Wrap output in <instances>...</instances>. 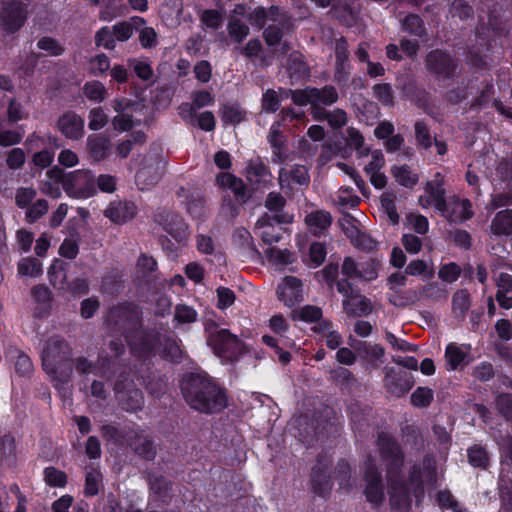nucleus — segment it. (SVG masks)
I'll return each mask as SVG.
<instances>
[{
    "instance_id": "nucleus-37",
    "label": "nucleus",
    "mask_w": 512,
    "mask_h": 512,
    "mask_svg": "<svg viewBox=\"0 0 512 512\" xmlns=\"http://www.w3.org/2000/svg\"><path fill=\"white\" fill-rule=\"evenodd\" d=\"M87 146L94 159L103 160L107 156L110 143L109 139L103 134H92L87 139Z\"/></svg>"
},
{
    "instance_id": "nucleus-19",
    "label": "nucleus",
    "mask_w": 512,
    "mask_h": 512,
    "mask_svg": "<svg viewBox=\"0 0 512 512\" xmlns=\"http://www.w3.org/2000/svg\"><path fill=\"white\" fill-rule=\"evenodd\" d=\"M84 125V119L72 110L64 112L57 120L59 132L70 140H79L84 136Z\"/></svg>"
},
{
    "instance_id": "nucleus-57",
    "label": "nucleus",
    "mask_w": 512,
    "mask_h": 512,
    "mask_svg": "<svg viewBox=\"0 0 512 512\" xmlns=\"http://www.w3.org/2000/svg\"><path fill=\"white\" fill-rule=\"evenodd\" d=\"M197 311L188 305L178 304L175 307L174 320L179 324H190L197 320Z\"/></svg>"
},
{
    "instance_id": "nucleus-60",
    "label": "nucleus",
    "mask_w": 512,
    "mask_h": 512,
    "mask_svg": "<svg viewBox=\"0 0 512 512\" xmlns=\"http://www.w3.org/2000/svg\"><path fill=\"white\" fill-rule=\"evenodd\" d=\"M40 50L48 52L50 56H61L65 52V48L55 39L49 36L40 38L37 42Z\"/></svg>"
},
{
    "instance_id": "nucleus-39",
    "label": "nucleus",
    "mask_w": 512,
    "mask_h": 512,
    "mask_svg": "<svg viewBox=\"0 0 512 512\" xmlns=\"http://www.w3.org/2000/svg\"><path fill=\"white\" fill-rule=\"evenodd\" d=\"M219 113L221 121L225 125H237L246 119V112L238 103L224 104Z\"/></svg>"
},
{
    "instance_id": "nucleus-22",
    "label": "nucleus",
    "mask_w": 512,
    "mask_h": 512,
    "mask_svg": "<svg viewBox=\"0 0 512 512\" xmlns=\"http://www.w3.org/2000/svg\"><path fill=\"white\" fill-rule=\"evenodd\" d=\"M182 341L174 333L164 334L159 349L160 357L174 364H180L185 357V351L181 348Z\"/></svg>"
},
{
    "instance_id": "nucleus-15",
    "label": "nucleus",
    "mask_w": 512,
    "mask_h": 512,
    "mask_svg": "<svg viewBox=\"0 0 512 512\" xmlns=\"http://www.w3.org/2000/svg\"><path fill=\"white\" fill-rule=\"evenodd\" d=\"M384 373V387L392 396H404L415 384L413 375L404 369L386 366Z\"/></svg>"
},
{
    "instance_id": "nucleus-17",
    "label": "nucleus",
    "mask_w": 512,
    "mask_h": 512,
    "mask_svg": "<svg viewBox=\"0 0 512 512\" xmlns=\"http://www.w3.org/2000/svg\"><path fill=\"white\" fill-rule=\"evenodd\" d=\"M276 293L281 302L288 307H293L303 300L302 281L295 276H286L279 283Z\"/></svg>"
},
{
    "instance_id": "nucleus-11",
    "label": "nucleus",
    "mask_w": 512,
    "mask_h": 512,
    "mask_svg": "<svg viewBox=\"0 0 512 512\" xmlns=\"http://www.w3.org/2000/svg\"><path fill=\"white\" fill-rule=\"evenodd\" d=\"M66 187V194L76 199H87L97 192L94 175L86 170L69 172Z\"/></svg>"
},
{
    "instance_id": "nucleus-21",
    "label": "nucleus",
    "mask_w": 512,
    "mask_h": 512,
    "mask_svg": "<svg viewBox=\"0 0 512 512\" xmlns=\"http://www.w3.org/2000/svg\"><path fill=\"white\" fill-rule=\"evenodd\" d=\"M405 95L409 98L417 108L423 110L430 117L437 119L439 113L435 107L431 94L421 86L416 84H408L404 88Z\"/></svg>"
},
{
    "instance_id": "nucleus-2",
    "label": "nucleus",
    "mask_w": 512,
    "mask_h": 512,
    "mask_svg": "<svg viewBox=\"0 0 512 512\" xmlns=\"http://www.w3.org/2000/svg\"><path fill=\"white\" fill-rule=\"evenodd\" d=\"M43 370L51 377L58 390L72 378V347L60 335L49 337L41 353Z\"/></svg>"
},
{
    "instance_id": "nucleus-55",
    "label": "nucleus",
    "mask_w": 512,
    "mask_h": 512,
    "mask_svg": "<svg viewBox=\"0 0 512 512\" xmlns=\"http://www.w3.org/2000/svg\"><path fill=\"white\" fill-rule=\"evenodd\" d=\"M496 409L506 421L512 423V393H500L495 399Z\"/></svg>"
},
{
    "instance_id": "nucleus-1",
    "label": "nucleus",
    "mask_w": 512,
    "mask_h": 512,
    "mask_svg": "<svg viewBox=\"0 0 512 512\" xmlns=\"http://www.w3.org/2000/svg\"><path fill=\"white\" fill-rule=\"evenodd\" d=\"M180 389L186 403L197 412L211 415L228 406L227 389L203 369L185 372Z\"/></svg>"
},
{
    "instance_id": "nucleus-41",
    "label": "nucleus",
    "mask_w": 512,
    "mask_h": 512,
    "mask_svg": "<svg viewBox=\"0 0 512 512\" xmlns=\"http://www.w3.org/2000/svg\"><path fill=\"white\" fill-rule=\"evenodd\" d=\"M293 320H300L305 323H315L323 317V311L315 305H305L299 309H295L291 313Z\"/></svg>"
},
{
    "instance_id": "nucleus-32",
    "label": "nucleus",
    "mask_w": 512,
    "mask_h": 512,
    "mask_svg": "<svg viewBox=\"0 0 512 512\" xmlns=\"http://www.w3.org/2000/svg\"><path fill=\"white\" fill-rule=\"evenodd\" d=\"M425 193L429 195L432 205L435 209L443 214L448 212V205L446 201V191L443 188V181L434 183L427 181L424 186Z\"/></svg>"
},
{
    "instance_id": "nucleus-45",
    "label": "nucleus",
    "mask_w": 512,
    "mask_h": 512,
    "mask_svg": "<svg viewBox=\"0 0 512 512\" xmlns=\"http://www.w3.org/2000/svg\"><path fill=\"white\" fill-rule=\"evenodd\" d=\"M403 480L408 482V486L410 487V489L413 490V494L415 497L423 495V475L421 466L419 464H413L408 471L407 479Z\"/></svg>"
},
{
    "instance_id": "nucleus-12",
    "label": "nucleus",
    "mask_w": 512,
    "mask_h": 512,
    "mask_svg": "<svg viewBox=\"0 0 512 512\" xmlns=\"http://www.w3.org/2000/svg\"><path fill=\"white\" fill-rule=\"evenodd\" d=\"M154 220L177 243L185 244L190 233L189 227L181 215L176 212L163 209L155 214Z\"/></svg>"
},
{
    "instance_id": "nucleus-30",
    "label": "nucleus",
    "mask_w": 512,
    "mask_h": 512,
    "mask_svg": "<svg viewBox=\"0 0 512 512\" xmlns=\"http://www.w3.org/2000/svg\"><path fill=\"white\" fill-rule=\"evenodd\" d=\"M372 409L356 402L348 407V415L353 425V429L357 432H364L370 426Z\"/></svg>"
},
{
    "instance_id": "nucleus-62",
    "label": "nucleus",
    "mask_w": 512,
    "mask_h": 512,
    "mask_svg": "<svg viewBox=\"0 0 512 512\" xmlns=\"http://www.w3.org/2000/svg\"><path fill=\"white\" fill-rule=\"evenodd\" d=\"M48 277L51 285L54 287H56L58 284H63L67 278L64 262L55 259L48 269Z\"/></svg>"
},
{
    "instance_id": "nucleus-5",
    "label": "nucleus",
    "mask_w": 512,
    "mask_h": 512,
    "mask_svg": "<svg viewBox=\"0 0 512 512\" xmlns=\"http://www.w3.org/2000/svg\"><path fill=\"white\" fill-rule=\"evenodd\" d=\"M381 460L390 477H399L405 463V453L397 439L387 432H379L376 439Z\"/></svg>"
},
{
    "instance_id": "nucleus-23",
    "label": "nucleus",
    "mask_w": 512,
    "mask_h": 512,
    "mask_svg": "<svg viewBox=\"0 0 512 512\" xmlns=\"http://www.w3.org/2000/svg\"><path fill=\"white\" fill-rule=\"evenodd\" d=\"M331 13L341 25L348 28L354 27L359 19V9L355 6L354 0H335Z\"/></svg>"
},
{
    "instance_id": "nucleus-61",
    "label": "nucleus",
    "mask_w": 512,
    "mask_h": 512,
    "mask_svg": "<svg viewBox=\"0 0 512 512\" xmlns=\"http://www.w3.org/2000/svg\"><path fill=\"white\" fill-rule=\"evenodd\" d=\"M281 100L277 92L273 89H267L261 99L262 110L266 113H275L279 110Z\"/></svg>"
},
{
    "instance_id": "nucleus-25",
    "label": "nucleus",
    "mask_w": 512,
    "mask_h": 512,
    "mask_svg": "<svg viewBox=\"0 0 512 512\" xmlns=\"http://www.w3.org/2000/svg\"><path fill=\"white\" fill-rule=\"evenodd\" d=\"M138 213V207L133 201L113 202L105 211V216L117 224L132 220Z\"/></svg>"
},
{
    "instance_id": "nucleus-43",
    "label": "nucleus",
    "mask_w": 512,
    "mask_h": 512,
    "mask_svg": "<svg viewBox=\"0 0 512 512\" xmlns=\"http://www.w3.org/2000/svg\"><path fill=\"white\" fill-rule=\"evenodd\" d=\"M488 25L491 31L498 37H508L512 30L511 20L503 18L500 15L489 14Z\"/></svg>"
},
{
    "instance_id": "nucleus-28",
    "label": "nucleus",
    "mask_w": 512,
    "mask_h": 512,
    "mask_svg": "<svg viewBox=\"0 0 512 512\" xmlns=\"http://www.w3.org/2000/svg\"><path fill=\"white\" fill-rule=\"evenodd\" d=\"M312 97L314 117L319 115L323 110L319 104L323 106H331L336 103L339 98L336 88L332 85H325L322 88L313 87Z\"/></svg>"
},
{
    "instance_id": "nucleus-9",
    "label": "nucleus",
    "mask_w": 512,
    "mask_h": 512,
    "mask_svg": "<svg viewBox=\"0 0 512 512\" xmlns=\"http://www.w3.org/2000/svg\"><path fill=\"white\" fill-rule=\"evenodd\" d=\"M363 479L366 483L364 488L366 501L374 508L380 507L385 501V486L382 472L371 458L365 462Z\"/></svg>"
},
{
    "instance_id": "nucleus-52",
    "label": "nucleus",
    "mask_w": 512,
    "mask_h": 512,
    "mask_svg": "<svg viewBox=\"0 0 512 512\" xmlns=\"http://www.w3.org/2000/svg\"><path fill=\"white\" fill-rule=\"evenodd\" d=\"M49 209V204L45 199H38L27 208L25 213V220L29 224H33L43 217Z\"/></svg>"
},
{
    "instance_id": "nucleus-14",
    "label": "nucleus",
    "mask_w": 512,
    "mask_h": 512,
    "mask_svg": "<svg viewBox=\"0 0 512 512\" xmlns=\"http://www.w3.org/2000/svg\"><path fill=\"white\" fill-rule=\"evenodd\" d=\"M331 467L332 460L325 455H318L316 464L312 467V491L320 497H327L332 490Z\"/></svg>"
},
{
    "instance_id": "nucleus-50",
    "label": "nucleus",
    "mask_w": 512,
    "mask_h": 512,
    "mask_svg": "<svg viewBox=\"0 0 512 512\" xmlns=\"http://www.w3.org/2000/svg\"><path fill=\"white\" fill-rule=\"evenodd\" d=\"M96 47H103L107 50H114L116 47V39L111 27L103 26L95 33Z\"/></svg>"
},
{
    "instance_id": "nucleus-29",
    "label": "nucleus",
    "mask_w": 512,
    "mask_h": 512,
    "mask_svg": "<svg viewBox=\"0 0 512 512\" xmlns=\"http://www.w3.org/2000/svg\"><path fill=\"white\" fill-rule=\"evenodd\" d=\"M149 486L157 500L168 504L173 497V483L163 475L151 476Z\"/></svg>"
},
{
    "instance_id": "nucleus-63",
    "label": "nucleus",
    "mask_w": 512,
    "mask_h": 512,
    "mask_svg": "<svg viewBox=\"0 0 512 512\" xmlns=\"http://www.w3.org/2000/svg\"><path fill=\"white\" fill-rule=\"evenodd\" d=\"M350 237L354 246L361 251L370 252L376 249V241L366 232L356 229L355 237Z\"/></svg>"
},
{
    "instance_id": "nucleus-24",
    "label": "nucleus",
    "mask_w": 512,
    "mask_h": 512,
    "mask_svg": "<svg viewBox=\"0 0 512 512\" xmlns=\"http://www.w3.org/2000/svg\"><path fill=\"white\" fill-rule=\"evenodd\" d=\"M4 357L7 362L14 364L15 373L20 377H27L33 371L31 358L16 345H6Z\"/></svg>"
},
{
    "instance_id": "nucleus-48",
    "label": "nucleus",
    "mask_w": 512,
    "mask_h": 512,
    "mask_svg": "<svg viewBox=\"0 0 512 512\" xmlns=\"http://www.w3.org/2000/svg\"><path fill=\"white\" fill-rule=\"evenodd\" d=\"M227 29L231 39L238 44L242 43L250 33L249 27L237 18L229 20Z\"/></svg>"
},
{
    "instance_id": "nucleus-31",
    "label": "nucleus",
    "mask_w": 512,
    "mask_h": 512,
    "mask_svg": "<svg viewBox=\"0 0 512 512\" xmlns=\"http://www.w3.org/2000/svg\"><path fill=\"white\" fill-rule=\"evenodd\" d=\"M305 223L313 235H320L332 224V216L328 211L316 210L306 215Z\"/></svg>"
},
{
    "instance_id": "nucleus-18",
    "label": "nucleus",
    "mask_w": 512,
    "mask_h": 512,
    "mask_svg": "<svg viewBox=\"0 0 512 512\" xmlns=\"http://www.w3.org/2000/svg\"><path fill=\"white\" fill-rule=\"evenodd\" d=\"M413 490L408 482L399 477H391L390 503L391 507L398 512H409L412 505Z\"/></svg>"
},
{
    "instance_id": "nucleus-38",
    "label": "nucleus",
    "mask_w": 512,
    "mask_h": 512,
    "mask_svg": "<svg viewBox=\"0 0 512 512\" xmlns=\"http://www.w3.org/2000/svg\"><path fill=\"white\" fill-rule=\"evenodd\" d=\"M131 447L133 448L135 454L144 460L152 461L156 456L154 442L142 435H135L133 441L131 442Z\"/></svg>"
},
{
    "instance_id": "nucleus-4",
    "label": "nucleus",
    "mask_w": 512,
    "mask_h": 512,
    "mask_svg": "<svg viewBox=\"0 0 512 512\" xmlns=\"http://www.w3.org/2000/svg\"><path fill=\"white\" fill-rule=\"evenodd\" d=\"M107 322L127 339L140 328L143 322L142 310L134 302L118 303L109 310Z\"/></svg>"
},
{
    "instance_id": "nucleus-42",
    "label": "nucleus",
    "mask_w": 512,
    "mask_h": 512,
    "mask_svg": "<svg viewBox=\"0 0 512 512\" xmlns=\"http://www.w3.org/2000/svg\"><path fill=\"white\" fill-rule=\"evenodd\" d=\"M43 479L46 485L51 488H64L68 483L67 474L54 466L44 468Z\"/></svg>"
},
{
    "instance_id": "nucleus-3",
    "label": "nucleus",
    "mask_w": 512,
    "mask_h": 512,
    "mask_svg": "<svg viewBox=\"0 0 512 512\" xmlns=\"http://www.w3.org/2000/svg\"><path fill=\"white\" fill-rule=\"evenodd\" d=\"M207 345L213 353L226 363H236L248 352L247 345L229 329L219 328L213 321L204 324Z\"/></svg>"
},
{
    "instance_id": "nucleus-27",
    "label": "nucleus",
    "mask_w": 512,
    "mask_h": 512,
    "mask_svg": "<svg viewBox=\"0 0 512 512\" xmlns=\"http://www.w3.org/2000/svg\"><path fill=\"white\" fill-rule=\"evenodd\" d=\"M286 71L291 83H299L310 77V68L299 52H292L287 58Z\"/></svg>"
},
{
    "instance_id": "nucleus-49",
    "label": "nucleus",
    "mask_w": 512,
    "mask_h": 512,
    "mask_svg": "<svg viewBox=\"0 0 512 512\" xmlns=\"http://www.w3.org/2000/svg\"><path fill=\"white\" fill-rule=\"evenodd\" d=\"M467 354L456 343H449L445 349V358L450 370H456L464 362Z\"/></svg>"
},
{
    "instance_id": "nucleus-46",
    "label": "nucleus",
    "mask_w": 512,
    "mask_h": 512,
    "mask_svg": "<svg viewBox=\"0 0 512 512\" xmlns=\"http://www.w3.org/2000/svg\"><path fill=\"white\" fill-rule=\"evenodd\" d=\"M433 400V390L424 386L417 387L410 396L411 404L416 408H427Z\"/></svg>"
},
{
    "instance_id": "nucleus-36",
    "label": "nucleus",
    "mask_w": 512,
    "mask_h": 512,
    "mask_svg": "<svg viewBox=\"0 0 512 512\" xmlns=\"http://www.w3.org/2000/svg\"><path fill=\"white\" fill-rule=\"evenodd\" d=\"M491 231L495 235H512V210L505 209L496 213L491 222Z\"/></svg>"
},
{
    "instance_id": "nucleus-35",
    "label": "nucleus",
    "mask_w": 512,
    "mask_h": 512,
    "mask_svg": "<svg viewBox=\"0 0 512 512\" xmlns=\"http://www.w3.org/2000/svg\"><path fill=\"white\" fill-rule=\"evenodd\" d=\"M391 173L399 185L408 189H413L419 181L418 174L413 173L407 164L394 165L391 168Z\"/></svg>"
},
{
    "instance_id": "nucleus-58",
    "label": "nucleus",
    "mask_w": 512,
    "mask_h": 512,
    "mask_svg": "<svg viewBox=\"0 0 512 512\" xmlns=\"http://www.w3.org/2000/svg\"><path fill=\"white\" fill-rule=\"evenodd\" d=\"M234 184L230 188L236 201L243 205L246 204L252 197V193L249 190L248 186L241 178H231Z\"/></svg>"
},
{
    "instance_id": "nucleus-51",
    "label": "nucleus",
    "mask_w": 512,
    "mask_h": 512,
    "mask_svg": "<svg viewBox=\"0 0 512 512\" xmlns=\"http://www.w3.org/2000/svg\"><path fill=\"white\" fill-rule=\"evenodd\" d=\"M314 118L327 120L328 124L334 129L342 128L347 123L346 112L342 109H336L333 112L322 110V112Z\"/></svg>"
},
{
    "instance_id": "nucleus-44",
    "label": "nucleus",
    "mask_w": 512,
    "mask_h": 512,
    "mask_svg": "<svg viewBox=\"0 0 512 512\" xmlns=\"http://www.w3.org/2000/svg\"><path fill=\"white\" fill-rule=\"evenodd\" d=\"M82 90L87 99L95 103L103 102L107 95L105 86L97 80L86 82Z\"/></svg>"
},
{
    "instance_id": "nucleus-8",
    "label": "nucleus",
    "mask_w": 512,
    "mask_h": 512,
    "mask_svg": "<svg viewBox=\"0 0 512 512\" xmlns=\"http://www.w3.org/2000/svg\"><path fill=\"white\" fill-rule=\"evenodd\" d=\"M427 70L438 81H451L456 77L458 62L452 54L444 49H433L425 57Z\"/></svg>"
},
{
    "instance_id": "nucleus-10",
    "label": "nucleus",
    "mask_w": 512,
    "mask_h": 512,
    "mask_svg": "<svg viewBox=\"0 0 512 512\" xmlns=\"http://www.w3.org/2000/svg\"><path fill=\"white\" fill-rule=\"evenodd\" d=\"M287 204L285 197L279 192H270L266 196L264 206L270 213H264L257 221L258 226H271L276 224H290L293 215L287 213L284 208Z\"/></svg>"
},
{
    "instance_id": "nucleus-59",
    "label": "nucleus",
    "mask_w": 512,
    "mask_h": 512,
    "mask_svg": "<svg viewBox=\"0 0 512 512\" xmlns=\"http://www.w3.org/2000/svg\"><path fill=\"white\" fill-rule=\"evenodd\" d=\"M470 294L467 289L457 290L452 296V307L455 312L464 315L470 308Z\"/></svg>"
},
{
    "instance_id": "nucleus-26",
    "label": "nucleus",
    "mask_w": 512,
    "mask_h": 512,
    "mask_svg": "<svg viewBox=\"0 0 512 512\" xmlns=\"http://www.w3.org/2000/svg\"><path fill=\"white\" fill-rule=\"evenodd\" d=\"M400 27L403 32L422 42H428L430 39L426 23L419 14L408 13L400 20Z\"/></svg>"
},
{
    "instance_id": "nucleus-7",
    "label": "nucleus",
    "mask_w": 512,
    "mask_h": 512,
    "mask_svg": "<svg viewBox=\"0 0 512 512\" xmlns=\"http://www.w3.org/2000/svg\"><path fill=\"white\" fill-rule=\"evenodd\" d=\"M164 330L165 326L163 323H155L152 327H145L142 322L140 328H137L136 332H133V335H130L126 341L134 353L139 356L149 357L160 346Z\"/></svg>"
},
{
    "instance_id": "nucleus-16",
    "label": "nucleus",
    "mask_w": 512,
    "mask_h": 512,
    "mask_svg": "<svg viewBox=\"0 0 512 512\" xmlns=\"http://www.w3.org/2000/svg\"><path fill=\"white\" fill-rule=\"evenodd\" d=\"M349 344L366 369H377L379 367V363L385 354V350L380 344H371L357 339H352Z\"/></svg>"
},
{
    "instance_id": "nucleus-56",
    "label": "nucleus",
    "mask_w": 512,
    "mask_h": 512,
    "mask_svg": "<svg viewBox=\"0 0 512 512\" xmlns=\"http://www.w3.org/2000/svg\"><path fill=\"white\" fill-rule=\"evenodd\" d=\"M374 97L384 106H392L394 103V95L392 87L389 83H379L373 86Z\"/></svg>"
},
{
    "instance_id": "nucleus-53",
    "label": "nucleus",
    "mask_w": 512,
    "mask_h": 512,
    "mask_svg": "<svg viewBox=\"0 0 512 512\" xmlns=\"http://www.w3.org/2000/svg\"><path fill=\"white\" fill-rule=\"evenodd\" d=\"M102 481L101 473L91 468L86 472L85 476V485H84V494L87 497H93L99 492V484Z\"/></svg>"
},
{
    "instance_id": "nucleus-33",
    "label": "nucleus",
    "mask_w": 512,
    "mask_h": 512,
    "mask_svg": "<svg viewBox=\"0 0 512 512\" xmlns=\"http://www.w3.org/2000/svg\"><path fill=\"white\" fill-rule=\"evenodd\" d=\"M468 463L480 470H487L490 466V453L486 445L475 443L467 448Z\"/></svg>"
},
{
    "instance_id": "nucleus-6",
    "label": "nucleus",
    "mask_w": 512,
    "mask_h": 512,
    "mask_svg": "<svg viewBox=\"0 0 512 512\" xmlns=\"http://www.w3.org/2000/svg\"><path fill=\"white\" fill-rule=\"evenodd\" d=\"M113 390L122 410L137 412L143 408V392L136 386L130 372L123 370L118 374Z\"/></svg>"
},
{
    "instance_id": "nucleus-40",
    "label": "nucleus",
    "mask_w": 512,
    "mask_h": 512,
    "mask_svg": "<svg viewBox=\"0 0 512 512\" xmlns=\"http://www.w3.org/2000/svg\"><path fill=\"white\" fill-rule=\"evenodd\" d=\"M247 179L253 181L255 178L256 183L266 181L268 177H271V172L260 158L256 160H250L246 167Z\"/></svg>"
},
{
    "instance_id": "nucleus-47",
    "label": "nucleus",
    "mask_w": 512,
    "mask_h": 512,
    "mask_svg": "<svg viewBox=\"0 0 512 512\" xmlns=\"http://www.w3.org/2000/svg\"><path fill=\"white\" fill-rule=\"evenodd\" d=\"M449 12L453 18L457 17L462 21L474 17V9L466 0H453Z\"/></svg>"
},
{
    "instance_id": "nucleus-34",
    "label": "nucleus",
    "mask_w": 512,
    "mask_h": 512,
    "mask_svg": "<svg viewBox=\"0 0 512 512\" xmlns=\"http://www.w3.org/2000/svg\"><path fill=\"white\" fill-rule=\"evenodd\" d=\"M120 359L109 355H99L94 374L106 380H112L120 371Z\"/></svg>"
},
{
    "instance_id": "nucleus-20",
    "label": "nucleus",
    "mask_w": 512,
    "mask_h": 512,
    "mask_svg": "<svg viewBox=\"0 0 512 512\" xmlns=\"http://www.w3.org/2000/svg\"><path fill=\"white\" fill-rule=\"evenodd\" d=\"M179 198H184L187 213L194 219H201L206 211V199L200 189H186L180 187L177 191Z\"/></svg>"
},
{
    "instance_id": "nucleus-54",
    "label": "nucleus",
    "mask_w": 512,
    "mask_h": 512,
    "mask_svg": "<svg viewBox=\"0 0 512 512\" xmlns=\"http://www.w3.org/2000/svg\"><path fill=\"white\" fill-rule=\"evenodd\" d=\"M312 88L306 87L304 89H287L285 90L286 97L290 96L293 103L298 106H313Z\"/></svg>"
},
{
    "instance_id": "nucleus-64",
    "label": "nucleus",
    "mask_w": 512,
    "mask_h": 512,
    "mask_svg": "<svg viewBox=\"0 0 512 512\" xmlns=\"http://www.w3.org/2000/svg\"><path fill=\"white\" fill-rule=\"evenodd\" d=\"M461 275V268L455 262H449L441 265L438 271V277L447 283H453L458 280Z\"/></svg>"
},
{
    "instance_id": "nucleus-13",
    "label": "nucleus",
    "mask_w": 512,
    "mask_h": 512,
    "mask_svg": "<svg viewBox=\"0 0 512 512\" xmlns=\"http://www.w3.org/2000/svg\"><path fill=\"white\" fill-rule=\"evenodd\" d=\"M27 20L26 6L18 0L5 3L0 12V29L6 34L17 33Z\"/></svg>"
}]
</instances>
